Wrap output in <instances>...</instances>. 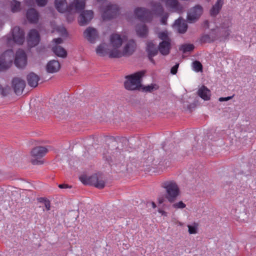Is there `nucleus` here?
Segmentation results:
<instances>
[{"label":"nucleus","instance_id":"f257e3e1","mask_svg":"<svg viewBox=\"0 0 256 256\" xmlns=\"http://www.w3.org/2000/svg\"><path fill=\"white\" fill-rule=\"evenodd\" d=\"M145 74V71L141 70L134 74L125 76L126 80L124 82V88L128 90H140L142 86V77Z\"/></svg>","mask_w":256,"mask_h":256},{"label":"nucleus","instance_id":"f03ea898","mask_svg":"<svg viewBox=\"0 0 256 256\" xmlns=\"http://www.w3.org/2000/svg\"><path fill=\"white\" fill-rule=\"evenodd\" d=\"M75 10L77 12L82 11L78 18L79 24L84 26L88 24L94 17L92 10H84L85 8V0H75Z\"/></svg>","mask_w":256,"mask_h":256},{"label":"nucleus","instance_id":"7ed1b4c3","mask_svg":"<svg viewBox=\"0 0 256 256\" xmlns=\"http://www.w3.org/2000/svg\"><path fill=\"white\" fill-rule=\"evenodd\" d=\"M161 187L166 190V198L170 203L176 200L180 193L178 185L174 180L165 181L161 184Z\"/></svg>","mask_w":256,"mask_h":256},{"label":"nucleus","instance_id":"20e7f679","mask_svg":"<svg viewBox=\"0 0 256 256\" xmlns=\"http://www.w3.org/2000/svg\"><path fill=\"white\" fill-rule=\"evenodd\" d=\"M80 180L84 184L94 186L99 189H102L105 186V182L100 180L96 174L88 177L86 175H82L80 177Z\"/></svg>","mask_w":256,"mask_h":256},{"label":"nucleus","instance_id":"39448f33","mask_svg":"<svg viewBox=\"0 0 256 256\" xmlns=\"http://www.w3.org/2000/svg\"><path fill=\"white\" fill-rule=\"evenodd\" d=\"M14 53L12 50H8L0 56V71L8 69L12 64Z\"/></svg>","mask_w":256,"mask_h":256},{"label":"nucleus","instance_id":"423d86ee","mask_svg":"<svg viewBox=\"0 0 256 256\" xmlns=\"http://www.w3.org/2000/svg\"><path fill=\"white\" fill-rule=\"evenodd\" d=\"M108 49L104 48L103 44H100L96 48V52L100 56H104L108 54V56L110 58H120L124 56L123 52H121L118 48H114L112 50L108 52Z\"/></svg>","mask_w":256,"mask_h":256},{"label":"nucleus","instance_id":"0eeeda50","mask_svg":"<svg viewBox=\"0 0 256 256\" xmlns=\"http://www.w3.org/2000/svg\"><path fill=\"white\" fill-rule=\"evenodd\" d=\"M120 8L118 5L109 4L107 5L102 14L104 20H110L116 17L119 14Z\"/></svg>","mask_w":256,"mask_h":256},{"label":"nucleus","instance_id":"6e6552de","mask_svg":"<svg viewBox=\"0 0 256 256\" xmlns=\"http://www.w3.org/2000/svg\"><path fill=\"white\" fill-rule=\"evenodd\" d=\"M203 12V8L200 4H196L191 8L188 13L187 18L188 21L194 22L198 20Z\"/></svg>","mask_w":256,"mask_h":256},{"label":"nucleus","instance_id":"1a4fd4ad","mask_svg":"<svg viewBox=\"0 0 256 256\" xmlns=\"http://www.w3.org/2000/svg\"><path fill=\"white\" fill-rule=\"evenodd\" d=\"M25 86L26 82L24 80L18 77L12 78V87L16 95H21Z\"/></svg>","mask_w":256,"mask_h":256},{"label":"nucleus","instance_id":"9d476101","mask_svg":"<svg viewBox=\"0 0 256 256\" xmlns=\"http://www.w3.org/2000/svg\"><path fill=\"white\" fill-rule=\"evenodd\" d=\"M14 62L16 66L19 68H22L26 66L27 57L23 50L19 49L16 51Z\"/></svg>","mask_w":256,"mask_h":256},{"label":"nucleus","instance_id":"9b49d317","mask_svg":"<svg viewBox=\"0 0 256 256\" xmlns=\"http://www.w3.org/2000/svg\"><path fill=\"white\" fill-rule=\"evenodd\" d=\"M134 14L142 22H148L152 20L150 11L145 8H136L134 10Z\"/></svg>","mask_w":256,"mask_h":256},{"label":"nucleus","instance_id":"f8f14e48","mask_svg":"<svg viewBox=\"0 0 256 256\" xmlns=\"http://www.w3.org/2000/svg\"><path fill=\"white\" fill-rule=\"evenodd\" d=\"M12 32L14 42L18 44H22L24 41V30L19 26H15L12 29Z\"/></svg>","mask_w":256,"mask_h":256},{"label":"nucleus","instance_id":"ddd939ff","mask_svg":"<svg viewBox=\"0 0 256 256\" xmlns=\"http://www.w3.org/2000/svg\"><path fill=\"white\" fill-rule=\"evenodd\" d=\"M158 150H156L153 151V155H150L148 156L144 162L146 164H144V166H150L152 168H154L155 166L158 165L160 164L162 158L158 157Z\"/></svg>","mask_w":256,"mask_h":256},{"label":"nucleus","instance_id":"4468645a","mask_svg":"<svg viewBox=\"0 0 256 256\" xmlns=\"http://www.w3.org/2000/svg\"><path fill=\"white\" fill-rule=\"evenodd\" d=\"M40 40V36L37 30H31L27 39L28 46L30 48L34 47L38 44Z\"/></svg>","mask_w":256,"mask_h":256},{"label":"nucleus","instance_id":"2eb2a0df","mask_svg":"<svg viewBox=\"0 0 256 256\" xmlns=\"http://www.w3.org/2000/svg\"><path fill=\"white\" fill-rule=\"evenodd\" d=\"M84 36L90 42L94 44L98 38V34L95 28L88 27L84 31Z\"/></svg>","mask_w":256,"mask_h":256},{"label":"nucleus","instance_id":"dca6fc26","mask_svg":"<svg viewBox=\"0 0 256 256\" xmlns=\"http://www.w3.org/2000/svg\"><path fill=\"white\" fill-rule=\"evenodd\" d=\"M136 44L134 40H130L126 43L123 49L124 56H129L135 52Z\"/></svg>","mask_w":256,"mask_h":256},{"label":"nucleus","instance_id":"f3484780","mask_svg":"<svg viewBox=\"0 0 256 256\" xmlns=\"http://www.w3.org/2000/svg\"><path fill=\"white\" fill-rule=\"evenodd\" d=\"M158 50L163 56H167L170 53L171 49V42L168 40L162 41L160 42Z\"/></svg>","mask_w":256,"mask_h":256},{"label":"nucleus","instance_id":"a211bd4d","mask_svg":"<svg viewBox=\"0 0 256 256\" xmlns=\"http://www.w3.org/2000/svg\"><path fill=\"white\" fill-rule=\"evenodd\" d=\"M48 152V149L44 146H36L32 149L31 155L34 158H40L43 157Z\"/></svg>","mask_w":256,"mask_h":256},{"label":"nucleus","instance_id":"6ab92c4d","mask_svg":"<svg viewBox=\"0 0 256 256\" xmlns=\"http://www.w3.org/2000/svg\"><path fill=\"white\" fill-rule=\"evenodd\" d=\"M146 52L147 56H155L158 54V48L152 41H148L146 44Z\"/></svg>","mask_w":256,"mask_h":256},{"label":"nucleus","instance_id":"aec40b11","mask_svg":"<svg viewBox=\"0 0 256 256\" xmlns=\"http://www.w3.org/2000/svg\"><path fill=\"white\" fill-rule=\"evenodd\" d=\"M26 16L30 23L36 24L38 22L39 14L36 9L31 8L28 10Z\"/></svg>","mask_w":256,"mask_h":256},{"label":"nucleus","instance_id":"412c9836","mask_svg":"<svg viewBox=\"0 0 256 256\" xmlns=\"http://www.w3.org/2000/svg\"><path fill=\"white\" fill-rule=\"evenodd\" d=\"M122 39L120 34H111L110 37V43L114 48H120L122 45Z\"/></svg>","mask_w":256,"mask_h":256},{"label":"nucleus","instance_id":"4be33fe9","mask_svg":"<svg viewBox=\"0 0 256 256\" xmlns=\"http://www.w3.org/2000/svg\"><path fill=\"white\" fill-rule=\"evenodd\" d=\"M26 80L28 84L30 86L36 88L38 85V82L40 80V78L34 72H31L27 75Z\"/></svg>","mask_w":256,"mask_h":256},{"label":"nucleus","instance_id":"5701e85b","mask_svg":"<svg viewBox=\"0 0 256 256\" xmlns=\"http://www.w3.org/2000/svg\"><path fill=\"white\" fill-rule=\"evenodd\" d=\"M136 31L137 35L142 38L147 36L148 32V26L146 24H138L136 26Z\"/></svg>","mask_w":256,"mask_h":256},{"label":"nucleus","instance_id":"b1692460","mask_svg":"<svg viewBox=\"0 0 256 256\" xmlns=\"http://www.w3.org/2000/svg\"><path fill=\"white\" fill-rule=\"evenodd\" d=\"M197 93L198 96L204 100H208L210 99V91L205 86H202V87L198 89Z\"/></svg>","mask_w":256,"mask_h":256},{"label":"nucleus","instance_id":"393cba45","mask_svg":"<svg viewBox=\"0 0 256 256\" xmlns=\"http://www.w3.org/2000/svg\"><path fill=\"white\" fill-rule=\"evenodd\" d=\"M60 64L58 60H52L50 61L46 65V70L49 73H54L60 69Z\"/></svg>","mask_w":256,"mask_h":256},{"label":"nucleus","instance_id":"a878e982","mask_svg":"<svg viewBox=\"0 0 256 256\" xmlns=\"http://www.w3.org/2000/svg\"><path fill=\"white\" fill-rule=\"evenodd\" d=\"M166 4L178 12L182 13L183 11L184 8L178 0H166Z\"/></svg>","mask_w":256,"mask_h":256},{"label":"nucleus","instance_id":"bb28decb","mask_svg":"<svg viewBox=\"0 0 256 256\" xmlns=\"http://www.w3.org/2000/svg\"><path fill=\"white\" fill-rule=\"evenodd\" d=\"M224 2H222L221 0H217L216 4L210 10V14L212 16L216 17L220 11Z\"/></svg>","mask_w":256,"mask_h":256},{"label":"nucleus","instance_id":"cd10ccee","mask_svg":"<svg viewBox=\"0 0 256 256\" xmlns=\"http://www.w3.org/2000/svg\"><path fill=\"white\" fill-rule=\"evenodd\" d=\"M66 0H55L54 1L55 7L57 10L60 13L66 12Z\"/></svg>","mask_w":256,"mask_h":256},{"label":"nucleus","instance_id":"c85d7f7f","mask_svg":"<svg viewBox=\"0 0 256 256\" xmlns=\"http://www.w3.org/2000/svg\"><path fill=\"white\" fill-rule=\"evenodd\" d=\"M152 11L156 16H162L164 9L160 3L154 2L152 5Z\"/></svg>","mask_w":256,"mask_h":256},{"label":"nucleus","instance_id":"c756f323","mask_svg":"<svg viewBox=\"0 0 256 256\" xmlns=\"http://www.w3.org/2000/svg\"><path fill=\"white\" fill-rule=\"evenodd\" d=\"M52 52L58 57L64 58L67 56L66 50L60 46H56L52 48Z\"/></svg>","mask_w":256,"mask_h":256},{"label":"nucleus","instance_id":"7c9ffc66","mask_svg":"<svg viewBox=\"0 0 256 256\" xmlns=\"http://www.w3.org/2000/svg\"><path fill=\"white\" fill-rule=\"evenodd\" d=\"M174 24L178 26V31L180 33L184 34L186 32L188 24L184 22H182L180 18L176 20L174 22Z\"/></svg>","mask_w":256,"mask_h":256},{"label":"nucleus","instance_id":"2f4dec72","mask_svg":"<svg viewBox=\"0 0 256 256\" xmlns=\"http://www.w3.org/2000/svg\"><path fill=\"white\" fill-rule=\"evenodd\" d=\"M218 32L220 34L219 36L220 37V42L222 41L224 42L226 40L228 39V36L231 32V31L230 29L224 30L220 29V28H218Z\"/></svg>","mask_w":256,"mask_h":256},{"label":"nucleus","instance_id":"473e14b6","mask_svg":"<svg viewBox=\"0 0 256 256\" xmlns=\"http://www.w3.org/2000/svg\"><path fill=\"white\" fill-rule=\"evenodd\" d=\"M159 86L155 84L148 85L146 86H144L142 84L140 91L145 92H152L153 91L157 90Z\"/></svg>","mask_w":256,"mask_h":256},{"label":"nucleus","instance_id":"72a5a7b5","mask_svg":"<svg viewBox=\"0 0 256 256\" xmlns=\"http://www.w3.org/2000/svg\"><path fill=\"white\" fill-rule=\"evenodd\" d=\"M194 48V46L193 44H182L179 50H180L182 51L183 53L185 54L187 52H191Z\"/></svg>","mask_w":256,"mask_h":256},{"label":"nucleus","instance_id":"f704fd0d","mask_svg":"<svg viewBox=\"0 0 256 256\" xmlns=\"http://www.w3.org/2000/svg\"><path fill=\"white\" fill-rule=\"evenodd\" d=\"M219 32H218V27L216 28H212L210 30V35L213 42L216 40L220 42Z\"/></svg>","mask_w":256,"mask_h":256},{"label":"nucleus","instance_id":"c9c22d12","mask_svg":"<svg viewBox=\"0 0 256 256\" xmlns=\"http://www.w3.org/2000/svg\"><path fill=\"white\" fill-rule=\"evenodd\" d=\"M11 10L13 12L20 11V3L16 0H12L11 2Z\"/></svg>","mask_w":256,"mask_h":256},{"label":"nucleus","instance_id":"e433bc0d","mask_svg":"<svg viewBox=\"0 0 256 256\" xmlns=\"http://www.w3.org/2000/svg\"><path fill=\"white\" fill-rule=\"evenodd\" d=\"M192 67L196 72H202V65L198 60H195L192 62Z\"/></svg>","mask_w":256,"mask_h":256},{"label":"nucleus","instance_id":"4c0bfd02","mask_svg":"<svg viewBox=\"0 0 256 256\" xmlns=\"http://www.w3.org/2000/svg\"><path fill=\"white\" fill-rule=\"evenodd\" d=\"M11 90L10 86H6L3 88L2 85L0 84V94L2 96H6Z\"/></svg>","mask_w":256,"mask_h":256},{"label":"nucleus","instance_id":"58836bf2","mask_svg":"<svg viewBox=\"0 0 256 256\" xmlns=\"http://www.w3.org/2000/svg\"><path fill=\"white\" fill-rule=\"evenodd\" d=\"M200 41L202 43H212L213 42L210 34H204L200 38Z\"/></svg>","mask_w":256,"mask_h":256},{"label":"nucleus","instance_id":"ea45409f","mask_svg":"<svg viewBox=\"0 0 256 256\" xmlns=\"http://www.w3.org/2000/svg\"><path fill=\"white\" fill-rule=\"evenodd\" d=\"M158 38L162 41L168 40L169 42H171V40L168 36L167 32H162L159 33Z\"/></svg>","mask_w":256,"mask_h":256},{"label":"nucleus","instance_id":"a19ab883","mask_svg":"<svg viewBox=\"0 0 256 256\" xmlns=\"http://www.w3.org/2000/svg\"><path fill=\"white\" fill-rule=\"evenodd\" d=\"M231 26L230 22L228 20H226L220 24V29L227 30L230 29V27Z\"/></svg>","mask_w":256,"mask_h":256},{"label":"nucleus","instance_id":"79ce46f5","mask_svg":"<svg viewBox=\"0 0 256 256\" xmlns=\"http://www.w3.org/2000/svg\"><path fill=\"white\" fill-rule=\"evenodd\" d=\"M188 232L190 234H195L198 232V226L197 225H188Z\"/></svg>","mask_w":256,"mask_h":256},{"label":"nucleus","instance_id":"37998d69","mask_svg":"<svg viewBox=\"0 0 256 256\" xmlns=\"http://www.w3.org/2000/svg\"><path fill=\"white\" fill-rule=\"evenodd\" d=\"M104 158H106V160L108 162V163L110 164L111 163H112L114 162H116V160H115L116 159V158L115 156L114 155L107 156L106 155L104 154Z\"/></svg>","mask_w":256,"mask_h":256},{"label":"nucleus","instance_id":"c03bdc74","mask_svg":"<svg viewBox=\"0 0 256 256\" xmlns=\"http://www.w3.org/2000/svg\"><path fill=\"white\" fill-rule=\"evenodd\" d=\"M186 206V205L182 201H180L172 204V207L175 208H184Z\"/></svg>","mask_w":256,"mask_h":256},{"label":"nucleus","instance_id":"a18cd8bd","mask_svg":"<svg viewBox=\"0 0 256 256\" xmlns=\"http://www.w3.org/2000/svg\"><path fill=\"white\" fill-rule=\"evenodd\" d=\"M198 100H194V102L192 104H190L188 105L187 108L188 110H189L190 111H192L194 109L196 108V106L198 104Z\"/></svg>","mask_w":256,"mask_h":256},{"label":"nucleus","instance_id":"49530a36","mask_svg":"<svg viewBox=\"0 0 256 256\" xmlns=\"http://www.w3.org/2000/svg\"><path fill=\"white\" fill-rule=\"evenodd\" d=\"M67 112H68V110L66 111V110H64L62 108H60V110H58V113L60 115V118H64L68 114Z\"/></svg>","mask_w":256,"mask_h":256},{"label":"nucleus","instance_id":"de8ad7c7","mask_svg":"<svg viewBox=\"0 0 256 256\" xmlns=\"http://www.w3.org/2000/svg\"><path fill=\"white\" fill-rule=\"evenodd\" d=\"M36 2L39 6H44L48 2V0H36Z\"/></svg>","mask_w":256,"mask_h":256},{"label":"nucleus","instance_id":"09e8293b","mask_svg":"<svg viewBox=\"0 0 256 256\" xmlns=\"http://www.w3.org/2000/svg\"><path fill=\"white\" fill-rule=\"evenodd\" d=\"M38 158H36L35 159H32L31 162L34 165H40L44 164V161L42 160H38Z\"/></svg>","mask_w":256,"mask_h":256},{"label":"nucleus","instance_id":"8fccbe9b","mask_svg":"<svg viewBox=\"0 0 256 256\" xmlns=\"http://www.w3.org/2000/svg\"><path fill=\"white\" fill-rule=\"evenodd\" d=\"M178 66H179L178 64H176L174 66H173L171 68L170 73L172 74H176L177 73Z\"/></svg>","mask_w":256,"mask_h":256},{"label":"nucleus","instance_id":"3c124183","mask_svg":"<svg viewBox=\"0 0 256 256\" xmlns=\"http://www.w3.org/2000/svg\"><path fill=\"white\" fill-rule=\"evenodd\" d=\"M74 7V4L72 3V4H70L68 6L66 4V12H71L73 10Z\"/></svg>","mask_w":256,"mask_h":256},{"label":"nucleus","instance_id":"603ef678","mask_svg":"<svg viewBox=\"0 0 256 256\" xmlns=\"http://www.w3.org/2000/svg\"><path fill=\"white\" fill-rule=\"evenodd\" d=\"M168 14H166L164 16H162L161 18V22L164 24H166V20L168 18Z\"/></svg>","mask_w":256,"mask_h":256},{"label":"nucleus","instance_id":"864d4df0","mask_svg":"<svg viewBox=\"0 0 256 256\" xmlns=\"http://www.w3.org/2000/svg\"><path fill=\"white\" fill-rule=\"evenodd\" d=\"M232 96H227V97H221V98H219V101L220 102L228 101V100L232 99Z\"/></svg>","mask_w":256,"mask_h":256},{"label":"nucleus","instance_id":"5fc2aeb1","mask_svg":"<svg viewBox=\"0 0 256 256\" xmlns=\"http://www.w3.org/2000/svg\"><path fill=\"white\" fill-rule=\"evenodd\" d=\"M45 207L47 210H49L50 208V201L48 200L44 203Z\"/></svg>","mask_w":256,"mask_h":256},{"label":"nucleus","instance_id":"6e6d98bb","mask_svg":"<svg viewBox=\"0 0 256 256\" xmlns=\"http://www.w3.org/2000/svg\"><path fill=\"white\" fill-rule=\"evenodd\" d=\"M53 41L57 44H60L63 42L62 39L60 38H54Z\"/></svg>","mask_w":256,"mask_h":256},{"label":"nucleus","instance_id":"4d7b16f0","mask_svg":"<svg viewBox=\"0 0 256 256\" xmlns=\"http://www.w3.org/2000/svg\"><path fill=\"white\" fill-rule=\"evenodd\" d=\"M58 188H71L72 186H70L67 184H60L58 185Z\"/></svg>","mask_w":256,"mask_h":256},{"label":"nucleus","instance_id":"13d9d810","mask_svg":"<svg viewBox=\"0 0 256 256\" xmlns=\"http://www.w3.org/2000/svg\"><path fill=\"white\" fill-rule=\"evenodd\" d=\"M37 200L38 202L44 204L47 200H48V199H47L46 198L40 197V198H38Z\"/></svg>","mask_w":256,"mask_h":256},{"label":"nucleus","instance_id":"bf43d9fd","mask_svg":"<svg viewBox=\"0 0 256 256\" xmlns=\"http://www.w3.org/2000/svg\"><path fill=\"white\" fill-rule=\"evenodd\" d=\"M209 22L208 20H206L204 22V26L206 28H209Z\"/></svg>","mask_w":256,"mask_h":256},{"label":"nucleus","instance_id":"052dcab7","mask_svg":"<svg viewBox=\"0 0 256 256\" xmlns=\"http://www.w3.org/2000/svg\"><path fill=\"white\" fill-rule=\"evenodd\" d=\"M148 58L149 59L150 61L153 64H155L156 62H155V60H154V59L153 58L154 56H147Z\"/></svg>","mask_w":256,"mask_h":256},{"label":"nucleus","instance_id":"680f3d73","mask_svg":"<svg viewBox=\"0 0 256 256\" xmlns=\"http://www.w3.org/2000/svg\"><path fill=\"white\" fill-rule=\"evenodd\" d=\"M158 212L160 213L162 216H166L167 213L165 211L162 210H159Z\"/></svg>","mask_w":256,"mask_h":256},{"label":"nucleus","instance_id":"e2e57ef3","mask_svg":"<svg viewBox=\"0 0 256 256\" xmlns=\"http://www.w3.org/2000/svg\"><path fill=\"white\" fill-rule=\"evenodd\" d=\"M62 34L64 36H67L68 35V32L65 28H64L62 30Z\"/></svg>","mask_w":256,"mask_h":256},{"label":"nucleus","instance_id":"0e129e2a","mask_svg":"<svg viewBox=\"0 0 256 256\" xmlns=\"http://www.w3.org/2000/svg\"><path fill=\"white\" fill-rule=\"evenodd\" d=\"M164 202V198H159L158 199V202L159 204H162Z\"/></svg>","mask_w":256,"mask_h":256},{"label":"nucleus","instance_id":"69168bd1","mask_svg":"<svg viewBox=\"0 0 256 256\" xmlns=\"http://www.w3.org/2000/svg\"><path fill=\"white\" fill-rule=\"evenodd\" d=\"M150 204H152V206L153 208H156V204L154 202H150Z\"/></svg>","mask_w":256,"mask_h":256},{"label":"nucleus","instance_id":"338daca9","mask_svg":"<svg viewBox=\"0 0 256 256\" xmlns=\"http://www.w3.org/2000/svg\"><path fill=\"white\" fill-rule=\"evenodd\" d=\"M164 144H162V149H163V150H164Z\"/></svg>","mask_w":256,"mask_h":256},{"label":"nucleus","instance_id":"774afa93","mask_svg":"<svg viewBox=\"0 0 256 256\" xmlns=\"http://www.w3.org/2000/svg\"><path fill=\"white\" fill-rule=\"evenodd\" d=\"M125 140H128L126 138H123Z\"/></svg>","mask_w":256,"mask_h":256}]
</instances>
